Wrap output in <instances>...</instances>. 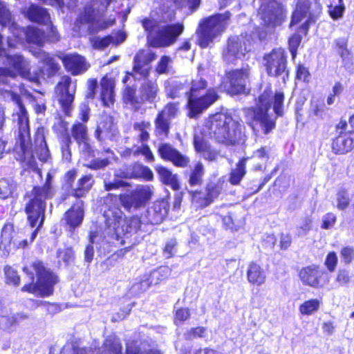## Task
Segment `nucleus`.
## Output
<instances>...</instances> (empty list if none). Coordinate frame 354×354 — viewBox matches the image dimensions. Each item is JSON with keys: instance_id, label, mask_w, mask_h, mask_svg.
Returning <instances> with one entry per match:
<instances>
[{"instance_id": "obj_1", "label": "nucleus", "mask_w": 354, "mask_h": 354, "mask_svg": "<svg viewBox=\"0 0 354 354\" xmlns=\"http://www.w3.org/2000/svg\"><path fill=\"white\" fill-rule=\"evenodd\" d=\"M4 97L10 98L12 101L15 102L19 108V111L16 115L19 125L18 140L21 150L24 153V158L21 160L22 165L25 169H30L40 174V170L35 159V155L42 162H46L50 158L44 136L40 132L36 133L34 141V150L32 152L29 151L28 148L30 145V138L28 113L21 104L20 97L17 94L12 91H6Z\"/></svg>"}, {"instance_id": "obj_2", "label": "nucleus", "mask_w": 354, "mask_h": 354, "mask_svg": "<svg viewBox=\"0 0 354 354\" xmlns=\"http://www.w3.org/2000/svg\"><path fill=\"white\" fill-rule=\"evenodd\" d=\"M241 124L232 116L218 113L208 118L205 129L208 136L227 145H234L242 138Z\"/></svg>"}, {"instance_id": "obj_3", "label": "nucleus", "mask_w": 354, "mask_h": 354, "mask_svg": "<svg viewBox=\"0 0 354 354\" xmlns=\"http://www.w3.org/2000/svg\"><path fill=\"white\" fill-rule=\"evenodd\" d=\"M106 227L104 238L107 241H120L124 244L123 237L129 234L136 232L140 227V220L137 216L125 218L122 212L115 206L109 207L104 212Z\"/></svg>"}, {"instance_id": "obj_4", "label": "nucleus", "mask_w": 354, "mask_h": 354, "mask_svg": "<svg viewBox=\"0 0 354 354\" xmlns=\"http://www.w3.org/2000/svg\"><path fill=\"white\" fill-rule=\"evenodd\" d=\"M52 176L48 173L45 184L43 186L35 187L26 194L28 202L26 205V213L28 221L32 227L41 226L44 219L46 201L50 198L54 191L51 185Z\"/></svg>"}, {"instance_id": "obj_5", "label": "nucleus", "mask_w": 354, "mask_h": 354, "mask_svg": "<svg viewBox=\"0 0 354 354\" xmlns=\"http://www.w3.org/2000/svg\"><path fill=\"white\" fill-rule=\"evenodd\" d=\"M142 26L147 32V42L153 48H166L176 43L184 30L183 24L160 26L153 19H145Z\"/></svg>"}, {"instance_id": "obj_6", "label": "nucleus", "mask_w": 354, "mask_h": 354, "mask_svg": "<svg viewBox=\"0 0 354 354\" xmlns=\"http://www.w3.org/2000/svg\"><path fill=\"white\" fill-rule=\"evenodd\" d=\"M187 86L189 87L188 106L190 117L196 116L218 98L216 90L214 88H207V82L201 77L197 76Z\"/></svg>"}, {"instance_id": "obj_7", "label": "nucleus", "mask_w": 354, "mask_h": 354, "mask_svg": "<svg viewBox=\"0 0 354 354\" xmlns=\"http://www.w3.org/2000/svg\"><path fill=\"white\" fill-rule=\"evenodd\" d=\"M24 271L30 276L32 282L35 279V273L37 281L35 284L25 285L21 290L33 293L40 297L50 295L53 291V286L57 283V277L49 270H46L40 261H35L30 266H25Z\"/></svg>"}, {"instance_id": "obj_8", "label": "nucleus", "mask_w": 354, "mask_h": 354, "mask_svg": "<svg viewBox=\"0 0 354 354\" xmlns=\"http://www.w3.org/2000/svg\"><path fill=\"white\" fill-rule=\"evenodd\" d=\"M0 24L2 26H9V28L15 37V42L11 38L8 39V46L14 48L17 44H21L24 38L29 43L41 45L45 40L46 36L40 29L31 26L26 30L20 28L17 24L12 21L10 12L4 3L0 2Z\"/></svg>"}, {"instance_id": "obj_9", "label": "nucleus", "mask_w": 354, "mask_h": 354, "mask_svg": "<svg viewBox=\"0 0 354 354\" xmlns=\"http://www.w3.org/2000/svg\"><path fill=\"white\" fill-rule=\"evenodd\" d=\"M270 91H265L259 96L257 106L246 111L248 119L250 120V125L254 131H259V126L266 134L275 127V118L268 113L270 108Z\"/></svg>"}, {"instance_id": "obj_10", "label": "nucleus", "mask_w": 354, "mask_h": 354, "mask_svg": "<svg viewBox=\"0 0 354 354\" xmlns=\"http://www.w3.org/2000/svg\"><path fill=\"white\" fill-rule=\"evenodd\" d=\"M102 6L100 9L95 10L92 6L85 8L84 12L77 19L75 27L79 30L97 31L105 29L115 23V17L104 20L103 13L108 6L115 0H100Z\"/></svg>"}, {"instance_id": "obj_11", "label": "nucleus", "mask_w": 354, "mask_h": 354, "mask_svg": "<svg viewBox=\"0 0 354 354\" xmlns=\"http://www.w3.org/2000/svg\"><path fill=\"white\" fill-rule=\"evenodd\" d=\"M229 18L230 15L225 13L212 16L201 22L196 32L200 46H209L213 40L224 31Z\"/></svg>"}, {"instance_id": "obj_12", "label": "nucleus", "mask_w": 354, "mask_h": 354, "mask_svg": "<svg viewBox=\"0 0 354 354\" xmlns=\"http://www.w3.org/2000/svg\"><path fill=\"white\" fill-rule=\"evenodd\" d=\"M154 188L151 185H138L131 194L120 196V201L127 209H138L145 206L152 198Z\"/></svg>"}, {"instance_id": "obj_13", "label": "nucleus", "mask_w": 354, "mask_h": 354, "mask_svg": "<svg viewBox=\"0 0 354 354\" xmlns=\"http://www.w3.org/2000/svg\"><path fill=\"white\" fill-rule=\"evenodd\" d=\"M250 73L248 66L241 69L227 71L223 82L225 89L232 94L244 92L246 83L249 80Z\"/></svg>"}, {"instance_id": "obj_14", "label": "nucleus", "mask_w": 354, "mask_h": 354, "mask_svg": "<svg viewBox=\"0 0 354 354\" xmlns=\"http://www.w3.org/2000/svg\"><path fill=\"white\" fill-rule=\"evenodd\" d=\"M251 39L248 35L233 36L228 40L227 47L223 57L227 62H234L241 59L250 50Z\"/></svg>"}, {"instance_id": "obj_15", "label": "nucleus", "mask_w": 354, "mask_h": 354, "mask_svg": "<svg viewBox=\"0 0 354 354\" xmlns=\"http://www.w3.org/2000/svg\"><path fill=\"white\" fill-rule=\"evenodd\" d=\"M286 63L285 50L281 48H274L263 56V64L270 76H278L284 73Z\"/></svg>"}, {"instance_id": "obj_16", "label": "nucleus", "mask_w": 354, "mask_h": 354, "mask_svg": "<svg viewBox=\"0 0 354 354\" xmlns=\"http://www.w3.org/2000/svg\"><path fill=\"white\" fill-rule=\"evenodd\" d=\"M12 231V225L11 224L5 225L1 232V240L0 248H3L6 251L9 252L12 248H24L29 243H32L35 239L37 234V229L31 233L30 239H24L22 234H15V236H11Z\"/></svg>"}, {"instance_id": "obj_17", "label": "nucleus", "mask_w": 354, "mask_h": 354, "mask_svg": "<svg viewBox=\"0 0 354 354\" xmlns=\"http://www.w3.org/2000/svg\"><path fill=\"white\" fill-rule=\"evenodd\" d=\"M259 15L266 25L276 26L281 24L284 17L283 6L276 1L268 4L262 3Z\"/></svg>"}, {"instance_id": "obj_18", "label": "nucleus", "mask_w": 354, "mask_h": 354, "mask_svg": "<svg viewBox=\"0 0 354 354\" xmlns=\"http://www.w3.org/2000/svg\"><path fill=\"white\" fill-rule=\"evenodd\" d=\"M299 277L304 284L313 288H322L329 281L327 273L316 266L303 268L299 272Z\"/></svg>"}, {"instance_id": "obj_19", "label": "nucleus", "mask_w": 354, "mask_h": 354, "mask_svg": "<svg viewBox=\"0 0 354 354\" xmlns=\"http://www.w3.org/2000/svg\"><path fill=\"white\" fill-rule=\"evenodd\" d=\"M310 4V0H298L290 22V26H292L306 19L300 27V31L305 35L307 34L310 24L315 21L314 16L309 11Z\"/></svg>"}, {"instance_id": "obj_20", "label": "nucleus", "mask_w": 354, "mask_h": 354, "mask_svg": "<svg viewBox=\"0 0 354 354\" xmlns=\"http://www.w3.org/2000/svg\"><path fill=\"white\" fill-rule=\"evenodd\" d=\"M102 354H122V345L115 337H109L104 344ZM126 354H160L158 351H142L136 344L128 343L127 344Z\"/></svg>"}, {"instance_id": "obj_21", "label": "nucleus", "mask_w": 354, "mask_h": 354, "mask_svg": "<svg viewBox=\"0 0 354 354\" xmlns=\"http://www.w3.org/2000/svg\"><path fill=\"white\" fill-rule=\"evenodd\" d=\"M118 134V129L112 116L104 113L99 118L95 132V138L100 142L112 140Z\"/></svg>"}, {"instance_id": "obj_22", "label": "nucleus", "mask_w": 354, "mask_h": 354, "mask_svg": "<svg viewBox=\"0 0 354 354\" xmlns=\"http://www.w3.org/2000/svg\"><path fill=\"white\" fill-rule=\"evenodd\" d=\"M158 153L162 159L171 162L177 167H186L189 159L181 154L177 149L168 143H160L158 146Z\"/></svg>"}, {"instance_id": "obj_23", "label": "nucleus", "mask_w": 354, "mask_h": 354, "mask_svg": "<svg viewBox=\"0 0 354 354\" xmlns=\"http://www.w3.org/2000/svg\"><path fill=\"white\" fill-rule=\"evenodd\" d=\"M156 54L149 50H141L134 57L133 75L147 77L150 73L149 63L156 59Z\"/></svg>"}, {"instance_id": "obj_24", "label": "nucleus", "mask_w": 354, "mask_h": 354, "mask_svg": "<svg viewBox=\"0 0 354 354\" xmlns=\"http://www.w3.org/2000/svg\"><path fill=\"white\" fill-rule=\"evenodd\" d=\"M61 59L66 71L73 75L86 72L90 66L86 59L78 54H69Z\"/></svg>"}, {"instance_id": "obj_25", "label": "nucleus", "mask_w": 354, "mask_h": 354, "mask_svg": "<svg viewBox=\"0 0 354 354\" xmlns=\"http://www.w3.org/2000/svg\"><path fill=\"white\" fill-rule=\"evenodd\" d=\"M71 134L79 145L80 151L88 153L89 156H92L93 151L89 144L86 127L82 123L77 122L73 126Z\"/></svg>"}, {"instance_id": "obj_26", "label": "nucleus", "mask_w": 354, "mask_h": 354, "mask_svg": "<svg viewBox=\"0 0 354 354\" xmlns=\"http://www.w3.org/2000/svg\"><path fill=\"white\" fill-rule=\"evenodd\" d=\"M84 211L82 201H77L66 212L64 221L71 229L79 227L84 219Z\"/></svg>"}, {"instance_id": "obj_27", "label": "nucleus", "mask_w": 354, "mask_h": 354, "mask_svg": "<svg viewBox=\"0 0 354 354\" xmlns=\"http://www.w3.org/2000/svg\"><path fill=\"white\" fill-rule=\"evenodd\" d=\"M171 270L168 267H160L151 272L149 275H145L140 281V289L145 291L150 286L157 285L167 279L170 274Z\"/></svg>"}, {"instance_id": "obj_28", "label": "nucleus", "mask_w": 354, "mask_h": 354, "mask_svg": "<svg viewBox=\"0 0 354 354\" xmlns=\"http://www.w3.org/2000/svg\"><path fill=\"white\" fill-rule=\"evenodd\" d=\"M194 147L196 151L207 161H216L219 156V152L212 148L203 137L198 135L194 136Z\"/></svg>"}, {"instance_id": "obj_29", "label": "nucleus", "mask_w": 354, "mask_h": 354, "mask_svg": "<svg viewBox=\"0 0 354 354\" xmlns=\"http://www.w3.org/2000/svg\"><path fill=\"white\" fill-rule=\"evenodd\" d=\"M24 15L30 21L48 25L50 23V15L46 9L36 5H30L23 10Z\"/></svg>"}, {"instance_id": "obj_30", "label": "nucleus", "mask_w": 354, "mask_h": 354, "mask_svg": "<svg viewBox=\"0 0 354 354\" xmlns=\"http://www.w3.org/2000/svg\"><path fill=\"white\" fill-rule=\"evenodd\" d=\"M71 79L68 76H64L56 86V93L59 95V101L64 106H69L73 101L74 97L70 87Z\"/></svg>"}, {"instance_id": "obj_31", "label": "nucleus", "mask_w": 354, "mask_h": 354, "mask_svg": "<svg viewBox=\"0 0 354 354\" xmlns=\"http://www.w3.org/2000/svg\"><path fill=\"white\" fill-rule=\"evenodd\" d=\"M338 136L333 142V150L335 153H346L354 148V139L349 133L342 134Z\"/></svg>"}, {"instance_id": "obj_32", "label": "nucleus", "mask_w": 354, "mask_h": 354, "mask_svg": "<svg viewBox=\"0 0 354 354\" xmlns=\"http://www.w3.org/2000/svg\"><path fill=\"white\" fill-rule=\"evenodd\" d=\"M101 84V100L106 106H110L113 104L114 101V86L115 82L114 80L109 77L108 76H104L100 82Z\"/></svg>"}, {"instance_id": "obj_33", "label": "nucleus", "mask_w": 354, "mask_h": 354, "mask_svg": "<svg viewBox=\"0 0 354 354\" xmlns=\"http://www.w3.org/2000/svg\"><path fill=\"white\" fill-rule=\"evenodd\" d=\"M247 278L251 284L260 286L266 282V274L260 265L251 262L248 267Z\"/></svg>"}, {"instance_id": "obj_34", "label": "nucleus", "mask_w": 354, "mask_h": 354, "mask_svg": "<svg viewBox=\"0 0 354 354\" xmlns=\"http://www.w3.org/2000/svg\"><path fill=\"white\" fill-rule=\"evenodd\" d=\"M149 221L152 224L161 223L167 214V205L164 201H156L152 207L148 209Z\"/></svg>"}, {"instance_id": "obj_35", "label": "nucleus", "mask_w": 354, "mask_h": 354, "mask_svg": "<svg viewBox=\"0 0 354 354\" xmlns=\"http://www.w3.org/2000/svg\"><path fill=\"white\" fill-rule=\"evenodd\" d=\"M116 176L125 178H141L146 180H151L153 178L152 171L149 167L142 165H135L132 171L118 173Z\"/></svg>"}, {"instance_id": "obj_36", "label": "nucleus", "mask_w": 354, "mask_h": 354, "mask_svg": "<svg viewBox=\"0 0 354 354\" xmlns=\"http://www.w3.org/2000/svg\"><path fill=\"white\" fill-rule=\"evenodd\" d=\"M155 169L161 182L170 186L173 189L178 190L180 187L177 176L174 174L169 169L162 165H157Z\"/></svg>"}, {"instance_id": "obj_37", "label": "nucleus", "mask_w": 354, "mask_h": 354, "mask_svg": "<svg viewBox=\"0 0 354 354\" xmlns=\"http://www.w3.org/2000/svg\"><path fill=\"white\" fill-rule=\"evenodd\" d=\"M189 87L187 84H183L178 81H174L171 82L165 83V91L167 95L171 97H179L185 96L188 99L189 95Z\"/></svg>"}, {"instance_id": "obj_38", "label": "nucleus", "mask_w": 354, "mask_h": 354, "mask_svg": "<svg viewBox=\"0 0 354 354\" xmlns=\"http://www.w3.org/2000/svg\"><path fill=\"white\" fill-rule=\"evenodd\" d=\"M158 92V87L155 82L145 81L140 88V100L153 102Z\"/></svg>"}, {"instance_id": "obj_39", "label": "nucleus", "mask_w": 354, "mask_h": 354, "mask_svg": "<svg viewBox=\"0 0 354 354\" xmlns=\"http://www.w3.org/2000/svg\"><path fill=\"white\" fill-rule=\"evenodd\" d=\"M28 315L26 313H17L2 315L0 317V325L6 330L10 329L20 322L28 319Z\"/></svg>"}, {"instance_id": "obj_40", "label": "nucleus", "mask_w": 354, "mask_h": 354, "mask_svg": "<svg viewBox=\"0 0 354 354\" xmlns=\"http://www.w3.org/2000/svg\"><path fill=\"white\" fill-rule=\"evenodd\" d=\"M35 55L48 67L47 75L48 76L53 75L59 71V64L55 62L54 59L46 52L39 49L37 52L35 53Z\"/></svg>"}, {"instance_id": "obj_41", "label": "nucleus", "mask_w": 354, "mask_h": 354, "mask_svg": "<svg viewBox=\"0 0 354 354\" xmlns=\"http://www.w3.org/2000/svg\"><path fill=\"white\" fill-rule=\"evenodd\" d=\"M247 158H242L237 163L235 169L230 174V182L233 185H238L245 176Z\"/></svg>"}, {"instance_id": "obj_42", "label": "nucleus", "mask_w": 354, "mask_h": 354, "mask_svg": "<svg viewBox=\"0 0 354 354\" xmlns=\"http://www.w3.org/2000/svg\"><path fill=\"white\" fill-rule=\"evenodd\" d=\"M93 180L91 176H84L81 178L77 183V187L74 190V195L76 197H82L92 187Z\"/></svg>"}, {"instance_id": "obj_43", "label": "nucleus", "mask_w": 354, "mask_h": 354, "mask_svg": "<svg viewBox=\"0 0 354 354\" xmlns=\"http://www.w3.org/2000/svg\"><path fill=\"white\" fill-rule=\"evenodd\" d=\"M17 188V185L12 179L0 180V198L5 199L11 196Z\"/></svg>"}, {"instance_id": "obj_44", "label": "nucleus", "mask_w": 354, "mask_h": 354, "mask_svg": "<svg viewBox=\"0 0 354 354\" xmlns=\"http://www.w3.org/2000/svg\"><path fill=\"white\" fill-rule=\"evenodd\" d=\"M169 120L168 118L158 114L155 120V131L158 136H167L169 132Z\"/></svg>"}, {"instance_id": "obj_45", "label": "nucleus", "mask_w": 354, "mask_h": 354, "mask_svg": "<svg viewBox=\"0 0 354 354\" xmlns=\"http://www.w3.org/2000/svg\"><path fill=\"white\" fill-rule=\"evenodd\" d=\"M319 306L320 301L312 299L302 303L299 307V310L304 315H311L319 310Z\"/></svg>"}, {"instance_id": "obj_46", "label": "nucleus", "mask_w": 354, "mask_h": 354, "mask_svg": "<svg viewBox=\"0 0 354 354\" xmlns=\"http://www.w3.org/2000/svg\"><path fill=\"white\" fill-rule=\"evenodd\" d=\"M205 169L203 165L201 162H196L192 170L189 183L191 185H201L204 175Z\"/></svg>"}, {"instance_id": "obj_47", "label": "nucleus", "mask_w": 354, "mask_h": 354, "mask_svg": "<svg viewBox=\"0 0 354 354\" xmlns=\"http://www.w3.org/2000/svg\"><path fill=\"white\" fill-rule=\"evenodd\" d=\"M150 129V122L146 121L136 122L133 125V129L136 131L138 136L142 142H145L149 140V131Z\"/></svg>"}, {"instance_id": "obj_48", "label": "nucleus", "mask_w": 354, "mask_h": 354, "mask_svg": "<svg viewBox=\"0 0 354 354\" xmlns=\"http://www.w3.org/2000/svg\"><path fill=\"white\" fill-rule=\"evenodd\" d=\"M90 42L94 48L100 50L106 48L110 44H116L115 39L111 36L104 37H93L90 38Z\"/></svg>"}, {"instance_id": "obj_49", "label": "nucleus", "mask_w": 354, "mask_h": 354, "mask_svg": "<svg viewBox=\"0 0 354 354\" xmlns=\"http://www.w3.org/2000/svg\"><path fill=\"white\" fill-rule=\"evenodd\" d=\"M337 46V51L339 53L340 56L343 59V62L346 65L348 64H352L353 57L351 55L349 51L346 48V41L345 39H339L337 40L336 42Z\"/></svg>"}, {"instance_id": "obj_50", "label": "nucleus", "mask_w": 354, "mask_h": 354, "mask_svg": "<svg viewBox=\"0 0 354 354\" xmlns=\"http://www.w3.org/2000/svg\"><path fill=\"white\" fill-rule=\"evenodd\" d=\"M172 59L169 56H162L157 64L156 71L159 75L169 73L171 71Z\"/></svg>"}, {"instance_id": "obj_51", "label": "nucleus", "mask_w": 354, "mask_h": 354, "mask_svg": "<svg viewBox=\"0 0 354 354\" xmlns=\"http://www.w3.org/2000/svg\"><path fill=\"white\" fill-rule=\"evenodd\" d=\"M192 203L198 207H205L209 205V199H207L206 193L191 191Z\"/></svg>"}, {"instance_id": "obj_52", "label": "nucleus", "mask_w": 354, "mask_h": 354, "mask_svg": "<svg viewBox=\"0 0 354 354\" xmlns=\"http://www.w3.org/2000/svg\"><path fill=\"white\" fill-rule=\"evenodd\" d=\"M336 207L338 209H346L350 204V198L348 192L344 190L338 192L336 196Z\"/></svg>"}, {"instance_id": "obj_53", "label": "nucleus", "mask_w": 354, "mask_h": 354, "mask_svg": "<svg viewBox=\"0 0 354 354\" xmlns=\"http://www.w3.org/2000/svg\"><path fill=\"white\" fill-rule=\"evenodd\" d=\"M284 95L281 91H277L273 97V109L277 116H281L283 114V102Z\"/></svg>"}, {"instance_id": "obj_54", "label": "nucleus", "mask_w": 354, "mask_h": 354, "mask_svg": "<svg viewBox=\"0 0 354 354\" xmlns=\"http://www.w3.org/2000/svg\"><path fill=\"white\" fill-rule=\"evenodd\" d=\"M344 10L345 6L343 0H338L337 4L329 6L328 12L333 19H337L342 17Z\"/></svg>"}, {"instance_id": "obj_55", "label": "nucleus", "mask_w": 354, "mask_h": 354, "mask_svg": "<svg viewBox=\"0 0 354 354\" xmlns=\"http://www.w3.org/2000/svg\"><path fill=\"white\" fill-rule=\"evenodd\" d=\"M178 113V104L176 103H168L159 114L171 120L175 118Z\"/></svg>"}, {"instance_id": "obj_56", "label": "nucleus", "mask_w": 354, "mask_h": 354, "mask_svg": "<svg viewBox=\"0 0 354 354\" xmlns=\"http://www.w3.org/2000/svg\"><path fill=\"white\" fill-rule=\"evenodd\" d=\"M6 282L15 286L19 284L20 278L17 271L10 266H6L4 269Z\"/></svg>"}, {"instance_id": "obj_57", "label": "nucleus", "mask_w": 354, "mask_h": 354, "mask_svg": "<svg viewBox=\"0 0 354 354\" xmlns=\"http://www.w3.org/2000/svg\"><path fill=\"white\" fill-rule=\"evenodd\" d=\"M223 222L226 227L232 230H237L243 225V222L241 221H236L234 218V216L232 213L225 216L223 218Z\"/></svg>"}, {"instance_id": "obj_58", "label": "nucleus", "mask_w": 354, "mask_h": 354, "mask_svg": "<svg viewBox=\"0 0 354 354\" xmlns=\"http://www.w3.org/2000/svg\"><path fill=\"white\" fill-rule=\"evenodd\" d=\"M221 192V187L214 183H209L206 188V197L209 199V204L218 196Z\"/></svg>"}, {"instance_id": "obj_59", "label": "nucleus", "mask_w": 354, "mask_h": 354, "mask_svg": "<svg viewBox=\"0 0 354 354\" xmlns=\"http://www.w3.org/2000/svg\"><path fill=\"white\" fill-rule=\"evenodd\" d=\"M131 150L134 155L142 154L149 161L154 160L153 153L147 145L142 144L141 146L136 147L135 149H132Z\"/></svg>"}, {"instance_id": "obj_60", "label": "nucleus", "mask_w": 354, "mask_h": 354, "mask_svg": "<svg viewBox=\"0 0 354 354\" xmlns=\"http://www.w3.org/2000/svg\"><path fill=\"white\" fill-rule=\"evenodd\" d=\"M340 256L346 264H349L354 259V248L351 246H346L342 248Z\"/></svg>"}, {"instance_id": "obj_61", "label": "nucleus", "mask_w": 354, "mask_h": 354, "mask_svg": "<svg viewBox=\"0 0 354 354\" xmlns=\"http://www.w3.org/2000/svg\"><path fill=\"white\" fill-rule=\"evenodd\" d=\"M179 7L188 8L192 12L198 8L201 0H174Z\"/></svg>"}, {"instance_id": "obj_62", "label": "nucleus", "mask_w": 354, "mask_h": 354, "mask_svg": "<svg viewBox=\"0 0 354 354\" xmlns=\"http://www.w3.org/2000/svg\"><path fill=\"white\" fill-rule=\"evenodd\" d=\"M301 40V38L298 34H294L289 39V49L293 59L296 57L297 50Z\"/></svg>"}, {"instance_id": "obj_63", "label": "nucleus", "mask_w": 354, "mask_h": 354, "mask_svg": "<svg viewBox=\"0 0 354 354\" xmlns=\"http://www.w3.org/2000/svg\"><path fill=\"white\" fill-rule=\"evenodd\" d=\"M337 264V257L335 252H330L326 256L325 265L330 272H333Z\"/></svg>"}, {"instance_id": "obj_64", "label": "nucleus", "mask_w": 354, "mask_h": 354, "mask_svg": "<svg viewBox=\"0 0 354 354\" xmlns=\"http://www.w3.org/2000/svg\"><path fill=\"white\" fill-rule=\"evenodd\" d=\"M190 317L189 310L188 308H180L176 310L174 322L176 324L183 322L188 319Z\"/></svg>"}]
</instances>
